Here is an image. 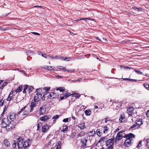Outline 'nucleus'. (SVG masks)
<instances>
[{"mask_svg": "<svg viewBox=\"0 0 149 149\" xmlns=\"http://www.w3.org/2000/svg\"><path fill=\"white\" fill-rule=\"evenodd\" d=\"M49 118V117L47 116H43L41 117L40 118V120L43 121H47V120Z\"/></svg>", "mask_w": 149, "mask_h": 149, "instance_id": "obj_15", "label": "nucleus"}, {"mask_svg": "<svg viewBox=\"0 0 149 149\" xmlns=\"http://www.w3.org/2000/svg\"><path fill=\"white\" fill-rule=\"evenodd\" d=\"M42 96V94L40 93H36L35 95L34 100L35 102H37L39 101L40 99H41Z\"/></svg>", "mask_w": 149, "mask_h": 149, "instance_id": "obj_4", "label": "nucleus"}, {"mask_svg": "<svg viewBox=\"0 0 149 149\" xmlns=\"http://www.w3.org/2000/svg\"><path fill=\"white\" fill-rule=\"evenodd\" d=\"M142 142L141 141H140L139 142V143L138 144V145L137 146V147L138 148H139V147H140L141 145V143Z\"/></svg>", "mask_w": 149, "mask_h": 149, "instance_id": "obj_49", "label": "nucleus"}, {"mask_svg": "<svg viewBox=\"0 0 149 149\" xmlns=\"http://www.w3.org/2000/svg\"><path fill=\"white\" fill-rule=\"evenodd\" d=\"M136 124L139 125H141L143 124L142 120L141 119H138L137 120Z\"/></svg>", "mask_w": 149, "mask_h": 149, "instance_id": "obj_17", "label": "nucleus"}, {"mask_svg": "<svg viewBox=\"0 0 149 149\" xmlns=\"http://www.w3.org/2000/svg\"><path fill=\"white\" fill-rule=\"evenodd\" d=\"M30 106L31 109L30 111V112H31L32 111L33 108L36 106V104L34 102H32L31 103V105Z\"/></svg>", "mask_w": 149, "mask_h": 149, "instance_id": "obj_16", "label": "nucleus"}, {"mask_svg": "<svg viewBox=\"0 0 149 149\" xmlns=\"http://www.w3.org/2000/svg\"><path fill=\"white\" fill-rule=\"evenodd\" d=\"M85 134V132H83L81 131L80 132H79V133L77 135V136H78L79 137H81L83 135H84Z\"/></svg>", "mask_w": 149, "mask_h": 149, "instance_id": "obj_30", "label": "nucleus"}, {"mask_svg": "<svg viewBox=\"0 0 149 149\" xmlns=\"http://www.w3.org/2000/svg\"><path fill=\"white\" fill-rule=\"evenodd\" d=\"M3 143L7 148L9 147L10 146V142L7 139H5L3 141Z\"/></svg>", "mask_w": 149, "mask_h": 149, "instance_id": "obj_9", "label": "nucleus"}, {"mask_svg": "<svg viewBox=\"0 0 149 149\" xmlns=\"http://www.w3.org/2000/svg\"><path fill=\"white\" fill-rule=\"evenodd\" d=\"M7 82H4L0 87V89H3V87L7 84Z\"/></svg>", "mask_w": 149, "mask_h": 149, "instance_id": "obj_34", "label": "nucleus"}, {"mask_svg": "<svg viewBox=\"0 0 149 149\" xmlns=\"http://www.w3.org/2000/svg\"><path fill=\"white\" fill-rule=\"evenodd\" d=\"M44 69H46L49 70H54V67L52 66H45L43 67Z\"/></svg>", "mask_w": 149, "mask_h": 149, "instance_id": "obj_14", "label": "nucleus"}, {"mask_svg": "<svg viewBox=\"0 0 149 149\" xmlns=\"http://www.w3.org/2000/svg\"><path fill=\"white\" fill-rule=\"evenodd\" d=\"M85 124L84 123L79 124L78 126L80 128L81 130L84 129L85 127Z\"/></svg>", "mask_w": 149, "mask_h": 149, "instance_id": "obj_18", "label": "nucleus"}, {"mask_svg": "<svg viewBox=\"0 0 149 149\" xmlns=\"http://www.w3.org/2000/svg\"><path fill=\"white\" fill-rule=\"evenodd\" d=\"M59 117V115H56L55 116H54L53 118H52V119H57Z\"/></svg>", "mask_w": 149, "mask_h": 149, "instance_id": "obj_47", "label": "nucleus"}, {"mask_svg": "<svg viewBox=\"0 0 149 149\" xmlns=\"http://www.w3.org/2000/svg\"><path fill=\"white\" fill-rule=\"evenodd\" d=\"M134 111L133 108L132 107H129L127 110V112L129 115L132 116Z\"/></svg>", "mask_w": 149, "mask_h": 149, "instance_id": "obj_10", "label": "nucleus"}, {"mask_svg": "<svg viewBox=\"0 0 149 149\" xmlns=\"http://www.w3.org/2000/svg\"><path fill=\"white\" fill-rule=\"evenodd\" d=\"M125 119L124 117L122 115H121L119 119V122H122L123 120H124ZM123 121H124V120H123Z\"/></svg>", "mask_w": 149, "mask_h": 149, "instance_id": "obj_35", "label": "nucleus"}, {"mask_svg": "<svg viewBox=\"0 0 149 149\" xmlns=\"http://www.w3.org/2000/svg\"><path fill=\"white\" fill-rule=\"evenodd\" d=\"M134 70L135 72L137 74H142V72H141L140 71H138L137 70H136L135 69H134Z\"/></svg>", "mask_w": 149, "mask_h": 149, "instance_id": "obj_41", "label": "nucleus"}, {"mask_svg": "<svg viewBox=\"0 0 149 149\" xmlns=\"http://www.w3.org/2000/svg\"><path fill=\"white\" fill-rule=\"evenodd\" d=\"M120 68L121 69H129V70H130L131 69H133V68H132L131 67H127V66H126V67H125V66H123V65H120Z\"/></svg>", "mask_w": 149, "mask_h": 149, "instance_id": "obj_23", "label": "nucleus"}, {"mask_svg": "<svg viewBox=\"0 0 149 149\" xmlns=\"http://www.w3.org/2000/svg\"><path fill=\"white\" fill-rule=\"evenodd\" d=\"M26 108V106H25L23 107L20 111L19 112H22L23 110H25V108Z\"/></svg>", "mask_w": 149, "mask_h": 149, "instance_id": "obj_55", "label": "nucleus"}, {"mask_svg": "<svg viewBox=\"0 0 149 149\" xmlns=\"http://www.w3.org/2000/svg\"><path fill=\"white\" fill-rule=\"evenodd\" d=\"M57 68L58 69L62 70H64V71H67L68 72H69V70H66L65 69V68L64 67H62L61 66H57Z\"/></svg>", "mask_w": 149, "mask_h": 149, "instance_id": "obj_26", "label": "nucleus"}, {"mask_svg": "<svg viewBox=\"0 0 149 149\" xmlns=\"http://www.w3.org/2000/svg\"><path fill=\"white\" fill-rule=\"evenodd\" d=\"M95 131H91L89 132L88 133V135L89 136H94L95 135Z\"/></svg>", "mask_w": 149, "mask_h": 149, "instance_id": "obj_13", "label": "nucleus"}, {"mask_svg": "<svg viewBox=\"0 0 149 149\" xmlns=\"http://www.w3.org/2000/svg\"><path fill=\"white\" fill-rule=\"evenodd\" d=\"M31 33L33 34H34L36 35H38L39 36L40 35V34L38 33H36V32H32Z\"/></svg>", "mask_w": 149, "mask_h": 149, "instance_id": "obj_52", "label": "nucleus"}, {"mask_svg": "<svg viewBox=\"0 0 149 149\" xmlns=\"http://www.w3.org/2000/svg\"><path fill=\"white\" fill-rule=\"evenodd\" d=\"M34 88L32 86H30L29 88V93H30V92H31L32 91L33 89H34Z\"/></svg>", "mask_w": 149, "mask_h": 149, "instance_id": "obj_44", "label": "nucleus"}, {"mask_svg": "<svg viewBox=\"0 0 149 149\" xmlns=\"http://www.w3.org/2000/svg\"><path fill=\"white\" fill-rule=\"evenodd\" d=\"M85 114L87 116H90L91 115V111L89 110H87L85 111Z\"/></svg>", "mask_w": 149, "mask_h": 149, "instance_id": "obj_25", "label": "nucleus"}, {"mask_svg": "<svg viewBox=\"0 0 149 149\" xmlns=\"http://www.w3.org/2000/svg\"><path fill=\"white\" fill-rule=\"evenodd\" d=\"M114 137L109 139L107 141H105L106 142V144L107 146L109 145L112 144V143H114Z\"/></svg>", "mask_w": 149, "mask_h": 149, "instance_id": "obj_5", "label": "nucleus"}, {"mask_svg": "<svg viewBox=\"0 0 149 149\" xmlns=\"http://www.w3.org/2000/svg\"><path fill=\"white\" fill-rule=\"evenodd\" d=\"M43 89L45 90L46 91H48L50 89L49 88H48L47 87H45Z\"/></svg>", "mask_w": 149, "mask_h": 149, "instance_id": "obj_48", "label": "nucleus"}, {"mask_svg": "<svg viewBox=\"0 0 149 149\" xmlns=\"http://www.w3.org/2000/svg\"><path fill=\"white\" fill-rule=\"evenodd\" d=\"M22 89V86H20L18 87V88L16 89L15 90V92L17 93L21 91Z\"/></svg>", "mask_w": 149, "mask_h": 149, "instance_id": "obj_27", "label": "nucleus"}, {"mask_svg": "<svg viewBox=\"0 0 149 149\" xmlns=\"http://www.w3.org/2000/svg\"><path fill=\"white\" fill-rule=\"evenodd\" d=\"M15 114L14 115L13 114V115H10L9 117H7V119L8 120H9V118L10 120H11V121H13V120L14 118H15Z\"/></svg>", "mask_w": 149, "mask_h": 149, "instance_id": "obj_19", "label": "nucleus"}, {"mask_svg": "<svg viewBox=\"0 0 149 149\" xmlns=\"http://www.w3.org/2000/svg\"><path fill=\"white\" fill-rule=\"evenodd\" d=\"M38 54L39 55H41L42 57L47 58V57L46 56L47 55L46 54L44 53L43 54L41 52L39 51L38 52Z\"/></svg>", "mask_w": 149, "mask_h": 149, "instance_id": "obj_24", "label": "nucleus"}, {"mask_svg": "<svg viewBox=\"0 0 149 149\" xmlns=\"http://www.w3.org/2000/svg\"><path fill=\"white\" fill-rule=\"evenodd\" d=\"M82 78H80L79 79H78L77 80V81L78 82H80V81H82Z\"/></svg>", "mask_w": 149, "mask_h": 149, "instance_id": "obj_61", "label": "nucleus"}, {"mask_svg": "<svg viewBox=\"0 0 149 149\" xmlns=\"http://www.w3.org/2000/svg\"><path fill=\"white\" fill-rule=\"evenodd\" d=\"M2 127L3 128H7L8 125H7L5 122L4 119H3L2 120Z\"/></svg>", "mask_w": 149, "mask_h": 149, "instance_id": "obj_21", "label": "nucleus"}, {"mask_svg": "<svg viewBox=\"0 0 149 149\" xmlns=\"http://www.w3.org/2000/svg\"><path fill=\"white\" fill-rule=\"evenodd\" d=\"M4 102V100H3L2 99L0 101V106L1 107L2 106L3 104V103Z\"/></svg>", "mask_w": 149, "mask_h": 149, "instance_id": "obj_46", "label": "nucleus"}, {"mask_svg": "<svg viewBox=\"0 0 149 149\" xmlns=\"http://www.w3.org/2000/svg\"><path fill=\"white\" fill-rule=\"evenodd\" d=\"M114 143H112V144H111L107 148V149H113V148Z\"/></svg>", "mask_w": 149, "mask_h": 149, "instance_id": "obj_38", "label": "nucleus"}, {"mask_svg": "<svg viewBox=\"0 0 149 149\" xmlns=\"http://www.w3.org/2000/svg\"><path fill=\"white\" fill-rule=\"evenodd\" d=\"M56 90H59L60 92H63L64 91V90L63 89V88L61 87L57 88Z\"/></svg>", "mask_w": 149, "mask_h": 149, "instance_id": "obj_43", "label": "nucleus"}, {"mask_svg": "<svg viewBox=\"0 0 149 149\" xmlns=\"http://www.w3.org/2000/svg\"><path fill=\"white\" fill-rule=\"evenodd\" d=\"M72 96L75 97L77 98H79L80 96V95L79 94L76 93L72 94Z\"/></svg>", "mask_w": 149, "mask_h": 149, "instance_id": "obj_29", "label": "nucleus"}, {"mask_svg": "<svg viewBox=\"0 0 149 149\" xmlns=\"http://www.w3.org/2000/svg\"><path fill=\"white\" fill-rule=\"evenodd\" d=\"M136 126V125L134 124L132 126H131L130 129H133Z\"/></svg>", "mask_w": 149, "mask_h": 149, "instance_id": "obj_56", "label": "nucleus"}, {"mask_svg": "<svg viewBox=\"0 0 149 149\" xmlns=\"http://www.w3.org/2000/svg\"><path fill=\"white\" fill-rule=\"evenodd\" d=\"M13 96L12 95H9L8 97L7 98V101H10L13 98Z\"/></svg>", "mask_w": 149, "mask_h": 149, "instance_id": "obj_37", "label": "nucleus"}, {"mask_svg": "<svg viewBox=\"0 0 149 149\" xmlns=\"http://www.w3.org/2000/svg\"><path fill=\"white\" fill-rule=\"evenodd\" d=\"M71 95H72V94L69 95V93L68 92H67L65 93V98H66Z\"/></svg>", "mask_w": 149, "mask_h": 149, "instance_id": "obj_40", "label": "nucleus"}, {"mask_svg": "<svg viewBox=\"0 0 149 149\" xmlns=\"http://www.w3.org/2000/svg\"><path fill=\"white\" fill-rule=\"evenodd\" d=\"M65 128H64V127H63V128L62 130H61V131L65 133V132L66 131H67V130L68 129V126L66 125H65Z\"/></svg>", "mask_w": 149, "mask_h": 149, "instance_id": "obj_32", "label": "nucleus"}, {"mask_svg": "<svg viewBox=\"0 0 149 149\" xmlns=\"http://www.w3.org/2000/svg\"><path fill=\"white\" fill-rule=\"evenodd\" d=\"M69 58H70V59H66V61H70L72 60V58H70V57H69Z\"/></svg>", "mask_w": 149, "mask_h": 149, "instance_id": "obj_60", "label": "nucleus"}, {"mask_svg": "<svg viewBox=\"0 0 149 149\" xmlns=\"http://www.w3.org/2000/svg\"><path fill=\"white\" fill-rule=\"evenodd\" d=\"M108 131V128L106 126H105L104 127V131L103 132L104 133H105L107 132V131Z\"/></svg>", "mask_w": 149, "mask_h": 149, "instance_id": "obj_36", "label": "nucleus"}, {"mask_svg": "<svg viewBox=\"0 0 149 149\" xmlns=\"http://www.w3.org/2000/svg\"><path fill=\"white\" fill-rule=\"evenodd\" d=\"M70 58H67V57H63L62 58V60H66V59H70Z\"/></svg>", "mask_w": 149, "mask_h": 149, "instance_id": "obj_57", "label": "nucleus"}, {"mask_svg": "<svg viewBox=\"0 0 149 149\" xmlns=\"http://www.w3.org/2000/svg\"><path fill=\"white\" fill-rule=\"evenodd\" d=\"M54 139V138H53L52 140H50V141H49L48 143V145H50L51 144L52 142H53V140Z\"/></svg>", "mask_w": 149, "mask_h": 149, "instance_id": "obj_51", "label": "nucleus"}, {"mask_svg": "<svg viewBox=\"0 0 149 149\" xmlns=\"http://www.w3.org/2000/svg\"><path fill=\"white\" fill-rule=\"evenodd\" d=\"M135 137V135L131 133L124 135L123 137L127 139L124 143L125 145L127 146V145L130 144L132 141L133 140L132 138H134Z\"/></svg>", "mask_w": 149, "mask_h": 149, "instance_id": "obj_1", "label": "nucleus"}, {"mask_svg": "<svg viewBox=\"0 0 149 149\" xmlns=\"http://www.w3.org/2000/svg\"><path fill=\"white\" fill-rule=\"evenodd\" d=\"M33 7H38V8H42L43 7L41 6H34Z\"/></svg>", "mask_w": 149, "mask_h": 149, "instance_id": "obj_59", "label": "nucleus"}, {"mask_svg": "<svg viewBox=\"0 0 149 149\" xmlns=\"http://www.w3.org/2000/svg\"><path fill=\"white\" fill-rule=\"evenodd\" d=\"M147 116L149 117V110L147 111L146 113Z\"/></svg>", "mask_w": 149, "mask_h": 149, "instance_id": "obj_64", "label": "nucleus"}, {"mask_svg": "<svg viewBox=\"0 0 149 149\" xmlns=\"http://www.w3.org/2000/svg\"><path fill=\"white\" fill-rule=\"evenodd\" d=\"M123 137V135L122 134L117 133L116 138L115 139V142H116L118 141L120 139H122Z\"/></svg>", "mask_w": 149, "mask_h": 149, "instance_id": "obj_6", "label": "nucleus"}, {"mask_svg": "<svg viewBox=\"0 0 149 149\" xmlns=\"http://www.w3.org/2000/svg\"><path fill=\"white\" fill-rule=\"evenodd\" d=\"M132 8L133 9L135 10H136L137 11H142L144 10L143 9L141 8H137L136 6H133L132 7Z\"/></svg>", "mask_w": 149, "mask_h": 149, "instance_id": "obj_20", "label": "nucleus"}, {"mask_svg": "<svg viewBox=\"0 0 149 149\" xmlns=\"http://www.w3.org/2000/svg\"><path fill=\"white\" fill-rule=\"evenodd\" d=\"M15 124L14 122L13 121H11L8 124V125L7 128H6V130L8 131L10 130H13L14 128H15Z\"/></svg>", "mask_w": 149, "mask_h": 149, "instance_id": "obj_3", "label": "nucleus"}, {"mask_svg": "<svg viewBox=\"0 0 149 149\" xmlns=\"http://www.w3.org/2000/svg\"><path fill=\"white\" fill-rule=\"evenodd\" d=\"M45 105L43 106L42 107L40 108L39 112L40 115H43L45 114V110L44 109V108L45 107Z\"/></svg>", "mask_w": 149, "mask_h": 149, "instance_id": "obj_11", "label": "nucleus"}, {"mask_svg": "<svg viewBox=\"0 0 149 149\" xmlns=\"http://www.w3.org/2000/svg\"><path fill=\"white\" fill-rule=\"evenodd\" d=\"M30 142H31V141L29 139H28L24 141V148H26L29 146L31 143Z\"/></svg>", "mask_w": 149, "mask_h": 149, "instance_id": "obj_7", "label": "nucleus"}, {"mask_svg": "<svg viewBox=\"0 0 149 149\" xmlns=\"http://www.w3.org/2000/svg\"><path fill=\"white\" fill-rule=\"evenodd\" d=\"M68 118L64 119L63 120V121L64 122H66L68 121Z\"/></svg>", "mask_w": 149, "mask_h": 149, "instance_id": "obj_53", "label": "nucleus"}, {"mask_svg": "<svg viewBox=\"0 0 149 149\" xmlns=\"http://www.w3.org/2000/svg\"><path fill=\"white\" fill-rule=\"evenodd\" d=\"M96 132L97 133V134L98 135V136H101V133H102V132H101L100 131V129H97L96 130Z\"/></svg>", "mask_w": 149, "mask_h": 149, "instance_id": "obj_31", "label": "nucleus"}, {"mask_svg": "<svg viewBox=\"0 0 149 149\" xmlns=\"http://www.w3.org/2000/svg\"><path fill=\"white\" fill-rule=\"evenodd\" d=\"M87 142V140L85 138H83L81 140V147H84L86 146V143Z\"/></svg>", "mask_w": 149, "mask_h": 149, "instance_id": "obj_12", "label": "nucleus"}, {"mask_svg": "<svg viewBox=\"0 0 149 149\" xmlns=\"http://www.w3.org/2000/svg\"><path fill=\"white\" fill-rule=\"evenodd\" d=\"M0 30L2 31H5V29H4V28H0Z\"/></svg>", "mask_w": 149, "mask_h": 149, "instance_id": "obj_63", "label": "nucleus"}, {"mask_svg": "<svg viewBox=\"0 0 149 149\" xmlns=\"http://www.w3.org/2000/svg\"><path fill=\"white\" fill-rule=\"evenodd\" d=\"M28 86V85H25L24 86V88L23 91V93H26V90L27 89Z\"/></svg>", "mask_w": 149, "mask_h": 149, "instance_id": "obj_33", "label": "nucleus"}, {"mask_svg": "<svg viewBox=\"0 0 149 149\" xmlns=\"http://www.w3.org/2000/svg\"><path fill=\"white\" fill-rule=\"evenodd\" d=\"M13 90H12L10 93V94L9 95H12V96H13Z\"/></svg>", "mask_w": 149, "mask_h": 149, "instance_id": "obj_62", "label": "nucleus"}, {"mask_svg": "<svg viewBox=\"0 0 149 149\" xmlns=\"http://www.w3.org/2000/svg\"><path fill=\"white\" fill-rule=\"evenodd\" d=\"M47 93H44L43 94V95L42 97V98L41 99H42V100H45V98L46 97L45 96L47 95Z\"/></svg>", "mask_w": 149, "mask_h": 149, "instance_id": "obj_45", "label": "nucleus"}, {"mask_svg": "<svg viewBox=\"0 0 149 149\" xmlns=\"http://www.w3.org/2000/svg\"><path fill=\"white\" fill-rule=\"evenodd\" d=\"M42 90L41 89L39 88V89H36V93H40L41 92H42Z\"/></svg>", "mask_w": 149, "mask_h": 149, "instance_id": "obj_39", "label": "nucleus"}, {"mask_svg": "<svg viewBox=\"0 0 149 149\" xmlns=\"http://www.w3.org/2000/svg\"><path fill=\"white\" fill-rule=\"evenodd\" d=\"M144 87L146 89H148L149 88V85L147 83L144 84Z\"/></svg>", "mask_w": 149, "mask_h": 149, "instance_id": "obj_42", "label": "nucleus"}, {"mask_svg": "<svg viewBox=\"0 0 149 149\" xmlns=\"http://www.w3.org/2000/svg\"><path fill=\"white\" fill-rule=\"evenodd\" d=\"M146 142V146L147 147L148 149H149V144L148 145L149 141H148V140Z\"/></svg>", "mask_w": 149, "mask_h": 149, "instance_id": "obj_54", "label": "nucleus"}, {"mask_svg": "<svg viewBox=\"0 0 149 149\" xmlns=\"http://www.w3.org/2000/svg\"><path fill=\"white\" fill-rule=\"evenodd\" d=\"M11 29V28L9 27H7L4 28V29H5V31H6V30H8L9 29Z\"/></svg>", "mask_w": 149, "mask_h": 149, "instance_id": "obj_58", "label": "nucleus"}, {"mask_svg": "<svg viewBox=\"0 0 149 149\" xmlns=\"http://www.w3.org/2000/svg\"><path fill=\"white\" fill-rule=\"evenodd\" d=\"M17 144V143L16 141L15 140H13L12 141V146L13 148L14 149L16 148V147Z\"/></svg>", "mask_w": 149, "mask_h": 149, "instance_id": "obj_22", "label": "nucleus"}, {"mask_svg": "<svg viewBox=\"0 0 149 149\" xmlns=\"http://www.w3.org/2000/svg\"><path fill=\"white\" fill-rule=\"evenodd\" d=\"M54 93H52L51 94H50L48 96H47L48 98H49L50 99L52 98L53 99L55 97L54 96Z\"/></svg>", "mask_w": 149, "mask_h": 149, "instance_id": "obj_28", "label": "nucleus"}, {"mask_svg": "<svg viewBox=\"0 0 149 149\" xmlns=\"http://www.w3.org/2000/svg\"><path fill=\"white\" fill-rule=\"evenodd\" d=\"M61 143L60 141H58L57 144V146H59V148H61Z\"/></svg>", "mask_w": 149, "mask_h": 149, "instance_id": "obj_50", "label": "nucleus"}, {"mask_svg": "<svg viewBox=\"0 0 149 149\" xmlns=\"http://www.w3.org/2000/svg\"><path fill=\"white\" fill-rule=\"evenodd\" d=\"M49 127L47 124L42 126V131L43 133L46 132L49 129Z\"/></svg>", "mask_w": 149, "mask_h": 149, "instance_id": "obj_8", "label": "nucleus"}, {"mask_svg": "<svg viewBox=\"0 0 149 149\" xmlns=\"http://www.w3.org/2000/svg\"><path fill=\"white\" fill-rule=\"evenodd\" d=\"M17 145L18 149H21L23 147L24 148V140L22 137H19L17 139Z\"/></svg>", "mask_w": 149, "mask_h": 149, "instance_id": "obj_2", "label": "nucleus"}]
</instances>
